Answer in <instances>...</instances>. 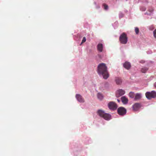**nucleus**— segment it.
I'll return each instance as SVG.
<instances>
[{
    "label": "nucleus",
    "instance_id": "7ed1b4c3",
    "mask_svg": "<svg viewBox=\"0 0 156 156\" xmlns=\"http://www.w3.org/2000/svg\"><path fill=\"white\" fill-rule=\"evenodd\" d=\"M120 42L123 44H126L128 41L127 35L125 33H122L120 36L119 38Z\"/></svg>",
    "mask_w": 156,
    "mask_h": 156
},
{
    "label": "nucleus",
    "instance_id": "423d86ee",
    "mask_svg": "<svg viewBox=\"0 0 156 156\" xmlns=\"http://www.w3.org/2000/svg\"><path fill=\"white\" fill-rule=\"evenodd\" d=\"M117 112L119 115H123L126 114V111L125 108L123 107H120L118 108Z\"/></svg>",
    "mask_w": 156,
    "mask_h": 156
},
{
    "label": "nucleus",
    "instance_id": "20e7f679",
    "mask_svg": "<svg viewBox=\"0 0 156 156\" xmlns=\"http://www.w3.org/2000/svg\"><path fill=\"white\" fill-rule=\"evenodd\" d=\"M146 97L148 99L156 97V92L154 91H152L151 92H147L145 94Z\"/></svg>",
    "mask_w": 156,
    "mask_h": 156
},
{
    "label": "nucleus",
    "instance_id": "0eeeda50",
    "mask_svg": "<svg viewBox=\"0 0 156 156\" xmlns=\"http://www.w3.org/2000/svg\"><path fill=\"white\" fill-rule=\"evenodd\" d=\"M125 93V91L122 89H119L116 92V96L117 98L119 97L124 95Z\"/></svg>",
    "mask_w": 156,
    "mask_h": 156
},
{
    "label": "nucleus",
    "instance_id": "9d476101",
    "mask_svg": "<svg viewBox=\"0 0 156 156\" xmlns=\"http://www.w3.org/2000/svg\"><path fill=\"white\" fill-rule=\"evenodd\" d=\"M124 67L127 69H129L131 67V65L129 62H126L123 64Z\"/></svg>",
    "mask_w": 156,
    "mask_h": 156
},
{
    "label": "nucleus",
    "instance_id": "f257e3e1",
    "mask_svg": "<svg viewBox=\"0 0 156 156\" xmlns=\"http://www.w3.org/2000/svg\"><path fill=\"white\" fill-rule=\"evenodd\" d=\"M97 72L99 75H102L105 79H107L109 76L107 70V67L105 63H101L98 65Z\"/></svg>",
    "mask_w": 156,
    "mask_h": 156
},
{
    "label": "nucleus",
    "instance_id": "6ab92c4d",
    "mask_svg": "<svg viewBox=\"0 0 156 156\" xmlns=\"http://www.w3.org/2000/svg\"><path fill=\"white\" fill-rule=\"evenodd\" d=\"M135 32L136 34H138L139 32V29L138 27L135 28Z\"/></svg>",
    "mask_w": 156,
    "mask_h": 156
},
{
    "label": "nucleus",
    "instance_id": "9b49d317",
    "mask_svg": "<svg viewBox=\"0 0 156 156\" xmlns=\"http://www.w3.org/2000/svg\"><path fill=\"white\" fill-rule=\"evenodd\" d=\"M122 102L124 104H126L128 102V99L125 96H123L121 98Z\"/></svg>",
    "mask_w": 156,
    "mask_h": 156
},
{
    "label": "nucleus",
    "instance_id": "4be33fe9",
    "mask_svg": "<svg viewBox=\"0 0 156 156\" xmlns=\"http://www.w3.org/2000/svg\"><path fill=\"white\" fill-rule=\"evenodd\" d=\"M154 35L155 38H156V30H155L154 31Z\"/></svg>",
    "mask_w": 156,
    "mask_h": 156
},
{
    "label": "nucleus",
    "instance_id": "ddd939ff",
    "mask_svg": "<svg viewBox=\"0 0 156 156\" xmlns=\"http://www.w3.org/2000/svg\"><path fill=\"white\" fill-rule=\"evenodd\" d=\"M141 98V94L140 93H137L136 94L134 100H137L140 99Z\"/></svg>",
    "mask_w": 156,
    "mask_h": 156
},
{
    "label": "nucleus",
    "instance_id": "bb28decb",
    "mask_svg": "<svg viewBox=\"0 0 156 156\" xmlns=\"http://www.w3.org/2000/svg\"><path fill=\"white\" fill-rule=\"evenodd\" d=\"M144 62L143 61H142H142H141V63H144Z\"/></svg>",
    "mask_w": 156,
    "mask_h": 156
},
{
    "label": "nucleus",
    "instance_id": "6e6552de",
    "mask_svg": "<svg viewBox=\"0 0 156 156\" xmlns=\"http://www.w3.org/2000/svg\"><path fill=\"white\" fill-rule=\"evenodd\" d=\"M141 105L140 103H136L133 106V109L134 111H136L140 108Z\"/></svg>",
    "mask_w": 156,
    "mask_h": 156
},
{
    "label": "nucleus",
    "instance_id": "5701e85b",
    "mask_svg": "<svg viewBox=\"0 0 156 156\" xmlns=\"http://www.w3.org/2000/svg\"><path fill=\"white\" fill-rule=\"evenodd\" d=\"M141 10H142V11H145V9L144 8H142H142H141Z\"/></svg>",
    "mask_w": 156,
    "mask_h": 156
},
{
    "label": "nucleus",
    "instance_id": "dca6fc26",
    "mask_svg": "<svg viewBox=\"0 0 156 156\" xmlns=\"http://www.w3.org/2000/svg\"><path fill=\"white\" fill-rule=\"evenodd\" d=\"M148 70V68L146 67H144L141 69V71L142 73H145Z\"/></svg>",
    "mask_w": 156,
    "mask_h": 156
},
{
    "label": "nucleus",
    "instance_id": "b1692460",
    "mask_svg": "<svg viewBox=\"0 0 156 156\" xmlns=\"http://www.w3.org/2000/svg\"><path fill=\"white\" fill-rule=\"evenodd\" d=\"M149 11L150 12H152L153 11V9H151V10H149Z\"/></svg>",
    "mask_w": 156,
    "mask_h": 156
},
{
    "label": "nucleus",
    "instance_id": "f03ea898",
    "mask_svg": "<svg viewBox=\"0 0 156 156\" xmlns=\"http://www.w3.org/2000/svg\"><path fill=\"white\" fill-rule=\"evenodd\" d=\"M98 115L105 119L109 120L111 119V115L109 114L105 113L103 110H99L97 112Z\"/></svg>",
    "mask_w": 156,
    "mask_h": 156
},
{
    "label": "nucleus",
    "instance_id": "4468645a",
    "mask_svg": "<svg viewBox=\"0 0 156 156\" xmlns=\"http://www.w3.org/2000/svg\"><path fill=\"white\" fill-rule=\"evenodd\" d=\"M115 82L117 84H120L122 83V80L119 78H116L115 79Z\"/></svg>",
    "mask_w": 156,
    "mask_h": 156
},
{
    "label": "nucleus",
    "instance_id": "f3484780",
    "mask_svg": "<svg viewBox=\"0 0 156 156\" xmlns=\"http://www.w3.org/2000/svg\"><path fill=\"white\" fill-rule=\"evenodd\" d=\"M129 96L131 98H133L134 97V93L132 92H130L129 94Z\"/></svg>",
    "mask_w": 156,
    "mask_h": 156
},
{
    "label": "nucleus",
    "instance_id": "2eb2a0df",
    "mask_svg": "<svg viewBox=\"0 0 156 156\" xmlns=\"http://www.w3.org/2000/svg\"><path fill=\"white\" fill-rule=\"evenodd\" d=\"M97 97L98 99H99L100 100H102L103 98V96L100 93H98L97 94Z\"/></svg>",
    "mask_w": 156,
    "mask_h": 156
},
{
    "label": "nucleus",
    "instance_id": "f8f14e48",
    "mask_svg": "<svg viewBox=\"0 0 156 156\" xmlns=\"http://www.w3.org/2000/svg\"><path fill=\"white\" fill-rule=\"evenodd\" d=\"M97 49L98 51L100 52H101L103 51V45L102 44H99L97 45Z\"/></svg>",
    "mask_w": 156,
    "mask_h": 156
},
{
    "label": "nucleus",
    "instance_id": "39448f33",
    "mask_svg": "<svg viewBox=\"0 0 156 156\" xmlns=\"http://www.w3.org/2000/svg\"><path fill=\"white\" fill-rule=\"evenodd\" d=\"M108 106L110 109L113 110H116L117 108V104L113 101L110 102L108 104Z\"/></svg>",
    "mask_w": 156,
    "mask_h": 156
},
{
    "label": "nucleus",
    "instance_id": "a878e982",
    "mask_svg": "<svg viewBox=\"0 0 156 156\" xmlns=\"http://www.w3.org/2000/svg\"><path fill=\"white\" fill-rule=\"evenodd\" d=\"M117 100L119 102H120V100L119 99H117Z\"/></svg>",
    "mask_w": 156,
    "mask_h": 156
},
{
    "label": "nucleus",
    "instance_id": "1a4fd4ad",
    "mask_svg": "<svg viewBox=\"0 0 156 156\" xmlns=\"http://www.w3.org/2000/svg\"><path fill=\"white\" fill-rule=\"evenodd\" d=\"M76 97L77 100L80 102H84V100L82 96L79 94H77L76 95Z\"/></svg>",
    "mask_w": 156,
    "mask_h": 156
},
{
    "label": "nucleus",
    "instance_id": "aec40b11",
    "mask_svg": "<svg viewBox=\"0 0 156 156\" xmlns=\"http://www.w3.org/2000/svg\"><path fill=\"white\" fill-rule=\"evenodd\" d=\"M86 41V37H84L83 38V39L82 40V42H81V44H82L84 42H85Z\"/></svg>",
    "mask_w": 156,
    "mask_h": 156
},
{
    "label": "nucleus",
    "instance_id": "a211bd4d",
    "mask_svg": "<svg viewBox=\"0 0 156 156\" xmlns=\"http://www.w3.org/2000/svg\"><path fill=\"white\" fill-rule=\"evenodd\" d=\"M103 6H104V9L105 10H107L108 8V5H106V4H103Z\"/></svg>",
    "mask_w": 156,
    "mask_h": 156
},
{
    "label": "nucleus",
    "instance_id": "393cba45",
    "mask_svg": "<svg viewBox=\"0 0 156 156\" xmlns=\"http://www.w3.org/2000/svg\"><path fill=\"white\" fill-rule=\"evenodd\" d=\"M154 86L156 88V82L154 83Z\"/></svg>",
    "mask_w": 156,
    "mask_h": 156
},
{
    "label": "nucleus",
    "instance_id": "412c9836",
    "mask_svg": "<svg viewBox=\"0 0 156 156\" xmlns=\"http://www.w3.org/2000/svg\"><path fill=\"white\" fill-rule=\"evenodd\" d=\"M123 14L122 13H120L119 14V17L120 18H122L123 16Z\"/></svg>",
    "mask_w": 156,
    "mask_h": 156
}]
</instances>
